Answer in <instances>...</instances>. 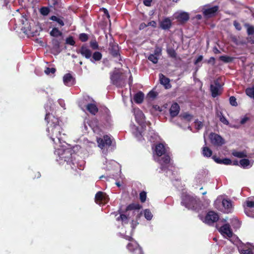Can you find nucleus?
Returning <instances> with one entry per match:
<instances>
[{"instance_id":"obj_1","label":"nucleus","mask_w":254,"mask_h":254,"mask_svg":"<svg viewBox=\"0 0 254 254\" xmlns=\"http://www.w3.org/2000/svg\"><path fill=\"white\" fill-rule=\"evenodd\" d=\"M45 120L48 122V135L53 141L55 142V139H57L59 142H61L63 129L59 119L53 115L48 113L46 114Z\"/></svg>"},{"instance_id":"obj_2","label":"nucleus","mask_w":254,"mask_h":254,"mask_svg":"<svg viewBox=\"0 0 254 254\" xmlns=\"http://www.w3.org/2000/svg\"><path fill=\"white\" fill-rule=\"evenodd\" d=\"M155 152L157 156H161L164 155V157L159 160V163L161 166V169L163 170L166 167H168L170 165V157L167 153L166 149L164 145L162 143H159L156 146Z\"/></svg>"},{"instance_id":"obj_3","label":"nucleus","mask_w":254,"mask_h":254,"mask_svg":"<svg viewBox=\"0 0 254 254\" xmlns=\"http://www.w3.org/2000/svg\"><path fill=\"white\" fill-rule=\"evenodd\" d=\"M182 203L188 209L197 210L200 205V201L193 197L186 195L183 198Z\"/></svg>"},{"instance_id":"obj_4","label":"nucleus","mask_w":254,"mask_h":254,"mask_svg":"<svg viewBox=\"0 0 254 254\" xmlns=\"http://www.w3.org/2000/svg\"><path fill=\"white\" fill-rule=\"evenodd\" d=\"M244 210L247 216L254 218V197H249L246 200Z\"/></svg>"},{"instance_id":"obj_5","label":"nucleus","mask_w":254,"mask_h":254,"mask_svg":"<svg viewBox=\"0 0 254 254\" xmlns=\"http://www.w3.org/2000/svg\"><path fill=\"white\" fill-rule=\"evenodd\" d=\"M209 137L211 143L215 146H221L225 143L224 139L216 133H211Z\"/></svg>"},{"instance_id":"obj_6","label":"nucleus","mask_w":254,"mask_h":254,"mask_svg":"<svg viewBox=\"0 0 254 254\" xmlns=\"http://www.w3.org/2000/svg\"><path fill=\"white\" fill-rule=\"evenodd\" d=\"M210 90L212 96L214 98L220 95L222 93L221 85L219 83V81L216 80L214 81V84L210 86Z\"/></svg>"},{"instance_id":"obj_7","label":"nucleus","mask_w":254,"mask_h":254,"mask_svg":"<svg viewBox=\"0 0 254 254\" xmlns=\"http://www.w3.org/2000/svg\"><path fill=\"white\" fill-rule=\"evenodd\" d=\"M108 200L109 198L106 194L102 191L98 192L95 195V202L99 205L106 203Z\"/></svg>"},{"instance_id":"obj_8","label":"nucleus","mask_w":254,"mask_h":254,"mask_svg":"<svg viewBox=\"0 0 254 254\" xmlns=\"http://www.w3.org/2000/svg\"><path fill=\"white\" fill-rule=\"evenodd\" d=\"M97 141L98 146L101 149L110 146L112 143L111 138L108 135L104 136L103 138H98Z\"/></svg>"},{"instance_id":"obj_9","label":"nucleus","mask_w":254,"mask_h":254,"mask_svg":"<svg viewBox=\"0 0 254 254\" xmlns=\"http://www.w3.org/2000/svg\"><path fill=\"white\" fill-rule=\"evenodd\" d=\"M238 250L241 254H254V247L249 245H240L238 247Z\"/></svg>"},{"instance_id":"obj_10","label":"nucleus","mask_w":254,"mask_h":254,"mask_svg":"<svg viewBox=\"0 0 254 254\" xmlns=\"http://www.w3.org/2000/svg\"><path fill=\"white\" fill-rule=\"evenodd\" d=\"M219 232L225 238H231L233 235V232L231 229L230 226L228 224H226L222 226L219 229Z\"/></svg>"},{"instance_id":"obj_11","label":"nucleus","mask_w":254,"mask_h":254,"mask_svg":"<svg viewBox=\"0 0 254 254\" xmlns=\"http://www.w3.org/2000/svg\"><path fill=\"white\" fill-rule=\"evenodd\" d=\"M219 216L218 214L213 211L209 212L206 215L205 219L206 223L211 224L217 221L218 220Z\"/></svg>"},{"instance_id":"obj_12","label":"nucleus","mask_w":254,"mask_h":254,"mask_svg":"<svg viewBox=\"0 0 254 254\" xmlns=\"http://www.w3.org/2000/svg\"><path fill=\"white\" fill-rule=\"evenodd\" d=\"M127 248L129 251L134 253L135 254H141L142 253L141 248L135 242L132 241L129 243L127 246Z\"/></svg>"},{"instance_id":"obj_13","label":"nucleus","mask_w":254,"mask_h":254,"mask_svg":"<svg viewBox=\"0 0 254 254\" xmlns=\"http://www.w3.org/2000/svg\"><path fill=\"white\" fill-rule=\"evenodd\" d=\"M81 55L86 59H89L92 56V52L86 46H82L79 50Z\"/></svg>"},{"instance_id":"obj_14","label":"nucleus","mask_w":254,"mask_h":254,"mask_svg":"<svg viewBox=\"0 0 254 254\" xmlns=\"http://www.w3.org/2000/svg\"><path fill=\"white\" fill-rule=\"evenodd\" d=\"M134 114L136 121L138 123H141L144 121V115L142 112L138 109H134Z\"/></svg>"},{"instance_id":"obj_15","label":"nucleus","mask_w":254,"mask_h":254,"mask_svg":"<svg viewBox=\"0 0 254 254\" xmlns=\"http://www.w3.org/2000/svg\"><path fill=\"white\" fill-rule=\"evenodd\" d=\"M176 17L181 22H185L189 19V15L188 13L182 12L176 14Z\"/></svg>"},{"instance_id":"obj_16","label":"nucleus","mask_w":254,"mask_h":254,"mask_svg":"<svg viewBox=\"0 0 254 254\" xmlns=\"http://www.w3.org/2000/svg\"><path fill=\"white\" fill-rule=\"evenodd\" d=\"M218 7L215 6L210 8L205 9L204 11V14L207 17H211L218 10Z\"/></svg>"},{"instance_id":"obj_17","label":"nucleus","mask_w":254,"mask_h":254,"mask_svg":"<svg viewBox=\"0 0 254 254\" xmlns=\"http://www.w3.org/2000/svg\"><path fill=\"white\" fill-rule=\"evenodd\" d=\"M180 111V107L177 103L172 104L170 109V113L172 117H175L178 115Z\"/></svg>"},{"instance_id":"obj_18","label":"nucleus","mask_w":254,"mask_h":254,"mask_svg":"<svg viewBox=\"0 0 254 254\" xmlns=\"http://www.w3.org/2000/svg\"><path fill=\"white\" fill-rule=\"evenodd\" d=\"M63 81L66 85L71 86L73 83V79L70 74L67 73L64 75Z\"/></svg>"},{"instance_id":"obj_19","label":"nucleus","mask_w":254,"mask_h":254,"mask_svg":"<svg viewBox=\"0 0 254 254\" xmlns=\"http://www.w3.org/2000/svg\"><path fill=\"white\" fill-rule=\"evenodd\" d=\"M222 205L224 208V212L226 213H229L231 211L232 208V203L230 200L227 199H223L222 202Z\"/></svg>"},{"instance_id":"obj_20","label":"nucleus","mask_w":254,"mask_h":254,"mask_svg":"<svg viewBox=\"0 0 254 254\" xmlns=\"http://www.w3.org/2000/svg\"><path fill=\"white\" fill-rule=\"evenodd\" d=\"M171 26V21L168 18L164 19L160 24L161 27L164 30L168 29Z\"/></svg>"},{"instance_id":"obj_21","label":"nucleus","mask_w":254,"mask_h":254,"mask_svg":"<svg viewBox=\"0 0 254 254\" xmlns=\"http://www.w3.org/2000/svg\"><path fill=\"white\" fill-rule=\"evenodd\" d=\"M159 78L160 83L165 85L166 88H167L168 87H170L169 84L170 80L169 78L165 77L163 74H159Z\"/></svg>"},{"instance_id":"obj_22","label":"nucleus","mask_w":254,"mask_h":254,"mask_svg":"<svg viewBox=\"0 0 254 254\" xmlns=\"http://www.w3.org/2000/svg\"><path fill=\"white\" fill-rule=\"evenodd\" d=\"M87 110L92 114L95 115L98 109L97 106L94 104H89L86 107Z\"/></svg>"},{"instance_id":"obj_23","label":"nucleus","mask_w":254,"mask_h":254,"mask_svg":"<svg viewBox=\"0 0 254 254\" xmlns=\"http://www.w3.org/2000/svg\"><path fill=\"white\" fill-rule=\"evenodd\" d=\"M213 159L214 161L219 164H224L225 165H229L231 164L232 163V161L230 159L228 158H224L223 159H221L218 158H216V157L214 156Z\"/></svg>"},{"instance_id":"obj_24","label":"nucleus","mask_w":254,"mask_h":254,"mask_svg":"<svg viewBox=\"0 0 254 254\" xmlns=\"http://www.w3.org/2000/svg\"><path fill=\"white\" fill-rule=\"evenodd\" d=\"M144 99V94L141 92H139L136 93L134 96V101L138 104L141 103L142 102Z\"/></svg>"},{"instance_id":"obj_25","label":"nucleus","mask_w":254,"mask_h":254,"mask_svg":"<svg viewBox=\"0 0 254 254\" xmlns=\"http://www.w3.org/2000/svg\"><path fill=\"white\" fill-rule=\"evenodd\" d=\"M212 152L208 147L205 146L202 148V154L204 156L209 157L212 155Z\"/></svg>"},{"instance_id":"obj_26","label":"nucleus","mask_w":254,"mask_h":254,"mask_svg":"<svg viewBox=\"0 0 254 254\" xmlns=\"http://www.w3.org/2000/svg\"><path fill=\"white\" fill-rule=\"evenodd\" d=\"M50 19L56 21L61 26H63L64 25V22L63 20V18L58 17L56 16H52Z\"/></svg>"},{"instance_id":"obj_27","label":"nucleus","mask_w":254,"mask_h":254,"mask_svg":"<svg viewBox=\"0 0 254 254\" xmlns=\"http://www.w3.org/2000/svg\"><path fill=\"white\" fill-rule=\"evenodd\" d=\"M23 24L25 25V26L23 27H22L21 30L22 31V32L24 33H25L26 34H28L29 33V31H30V26L28 25V21L26 19H25V22L23 23Z\"/></svg>"},{"instance_id":"obj_28","label":"nucleus","mask_w":254,"mask_h":254,"mask_svg":"<svg viewBox=\"0 0 254 254\" xmlns=\"http://www.w3.org/2000/svg\"><path fill=\"white\" fill-rule=\"evenodd\" d=\"M50 35L53 37H59L62 35V33L57 28H54L50 32Z\"/></svg>"},{"instance_id":"obj_29","label":"nucleus","mask_w":254,"mask_h":254,"mask_svg":"<svg viewBox=\"0 0 254 254\" xmlns=\"http://www.w3.org/2000/svg\"><path fill=\"white\" fill-rule=\"evenodd\" d=\"M246 93L248 96L254 99V85L252 87L247 88Z\"/></svg>"},{"instance_id":"obj_30","label":"nucleus","mask_w":254,"mask_h":254,"mask_svg":"<svg viewBox=\"0 0 254 254\" xmlns=\"http://www.w3.org/2000/svg\"><path fill=\"white\" fill-rule=\"evenodd\" d=\"M167 52L168 55L173 58H175L177 56V54L175 51L172 48H169L167 50Z\"/></svg>"},{"instance_id":"obj_31","label":"nucleus","mask_w":254,"mask_h":254,"mask_svg":"<svg viewBox=\"0 0 254 254\" xmlns=\"http://www.w3.org/2000/svg\"><path fill=\"white\" fill-rule=\"evenodd\" d=\"M158 58L159 57L154 54H151L148 56V59L152 62L153 64H156L158 62Z\"/></svg>"},{"instance_id":"obj_32","label":"nucleus","mask_w":254,"mask_h":254,"mask_svg":"<svg viewBox=\"0 0 254 254\" xmlns=\"http://www.w3.org/2000/svg\"><path fill=\"white\" fill-rule=\"evenodd\" d=\"M232 154L238 158H243L247 156L246 153L244 152L234 151L232 153Z\"/></svg>"},{"instance_id":"obj_33","label":"nucleus","mask_w":254,"mask_h":254,"mask_svg":"<svg viewBox=\"0 0 254 254\" xmlns=\"http://www.w3.org/2000/svg\"><path fill=\"white\" fill-rule=\"evenodd\" d=\"M240 164L242 167L245 168L250 165V161L247 159H243L240 161Z\"/></svg>"},{"instance_id":"obj_34","label":"nucleus","mask_w":254,"mask_h":254,"mask_svg":"<svg viewBox=\"0 0 254 254\" xmlns=\"http://www.w3.org/2000/svg\"><path fill=\"white\" fill-rule=\"evenodd\" d=\"M144 214L145 218L148 220H151L153 216L151 212L148 209H145L144 211Z\"/></svg>"},{"instance_id":"obj_35","label":"nucleus","mask_w":254,"mask_h":254,"mask_svg":"<svg viewBox=\"0 0 254 254\" xmlns=\"http://www.w3.org/2000/svg\"><path fill=\"white\" fill-rule=\"evenodd\" d=\"M102 54L99 52H95L93 55V59L94 61H98L101 59Z\"/></svg>"},{"instance_id":"obj_36","label":"nucleus","mask_w":254,"mask_h":254,"mask_svg":"<svg viewBox=\"0 0 254 254\" xmlns=\"http://www.w3.org/2000/svg\"><path fill=\"white\" fill-rule=\"evenodd\" d=\"M119 76L118 73H114L111 76V80L113 81V82L114 84H116L117 86H119L120 84L118 83V81L117 80V77Z\"/></svg>"},{"instance_id":"obj_37","label":"nucleus","mask_w":254,"mask_h":254,"mask_svg":"<svg viewBox=\"0 0 254 254\" xmlns=\"http://www.w3.org/2000/svg\"><path fill=\"white\" fill-rule=\"evenodd\" d=\"M139 198L141 202H144L146 199V192L144 191H141L139 194Z\"/></svg>"},{"instance_id":"obj_38","label":"nucleus","mask_w":254,"mask_h":254,"mask_svg":"<svg viewBox=\"0 0 254 254\" xmlns=\"http://www.w3.org/2000/svg\"><path fill=\"white\" fill-rule=\"evenodd\" d=\"M40 13L43 15H47L50 12V9L46 7H43L40 9Z\"/></svg>"},{"instance_id":"obj_39","label":"nucleus","mask_w":254,"mask_h":254,"mask_svg":"<svg viewBox=\"0 0 254 254\" xmlns=\"http://www.w3.org/2000/svg\"><path fill=\"white\" fill-rule=\"evenodd\" d=\"M90 47L93 50H96L98 49V44L95 40H93L90 42Z\"/></svg>"},{"instance_id":"obj_40","label":"nucleus","mask_w":254,"mask_h":254,"mask_svg":"<svg viewBox=\"0 0 254 254\" xmlns=\"http://www.w3.org/2000/svg\"><path fill=\"white\" fill-rule=\"evenodd\" d=\"M88 39V35L85 33H81L79 35V39L82 42H85Z\"/></svg>"},{"instance_id":"obj_41","label":"nucleus","mask_w":254,"mask_h":254,"mask_svg":"<svg viewBox=\"0 0 254 254\" xmlns=\"http://www.w3.org/2000/svg\"><path fill=\"white\" fill-rule=\"evenodd\" d=\"M118 221H122L123 222L127 223V217L124 214H121L119 217L117 218Z\"/></svg>"},{"instance_id":"obj_42","label":"nucleus","mask_w":254,"mask_h":254,"mask_svg":"<svg viewBox=\"0 0 254 254\" xmlns=\"http://www.w3.org/2000/svg\"><path fill=\"white\" fill-rule=\"evenodd\" d=\"M161 53H162L161 48H160L158 47H156L155 49V51H154V53L153 54L155 55V56H157L158 57H159L161 55Z\"/></svg>"},{"instance_id":"obj_43","label":"nucleus","mask_w":254,"mask_h":254,"mask_svg":"<svg viewBox=\"0 0 254 254\" xmlns=\"http://www.w3.org/2000/svg\"><path fill=\"white\" fill-rule=\"evenodd\" d=\"M230 103L231 105L233 106H237V103L236 101V99L234 96H231L230 97L229 99Z\"/></svg>"},{"instance_id":"obj_44","label":"nucleus","mask_w":254,"mask_h":254,"mask_svg":"<svg viewBox=\"0 0 254 254\" xmlns=\"http://www.w3.org/2000/svg\"><path fill=\"white\" fill-rule=\"evenodd\" d=\"M56 71V69L55 68H49L47 67L45 70V72L47 74H49L50 73H54Z\"/></svg>"},{"instance_id":"obj_45","label":"nucleus","mask_w":254,"mask_h":254,"mask_svg":"<svg viewBox=\"0 0 254 254\" xmlns=\"http://www.w3.org/2000/svg\"><path fill=\"white\" fill-rule=\"evenodd\" d=\"M220 59L224 62H229L231 61V58L226 56H222L220 57Z\"/></svg>"},{"instance_id":"obj_46","label":"nucleus","mask_w":254,"mask_h":254,"mask_svg":"<svg viewBox=\"0 0 254 254\" xmlns=\"http://www.w3.org/2000/svg\"><path fill=\"white\" fill-rule=\"evenodd\" d=\"M138 208V205L135 204H129L127 207V210H133V209H136Z\"/></svg>"},{"instance_id":"obj_47","label":"nucleus","mask_w":254,"mask_h":254,"mask_svg":"<svg viewBox=\"0 0 254 254\" xmlns=\"http://www.w3.org/2000/svg\"><path fill=\"white\" fill-rule=\"evenodd\" d=\"M247 33L249 35H253L254 34V28L253 26H249L247 29Z\"/></svg>"},{"instance_id":"obj_48","label":"nucleus","mask_w":254,"mask_h":254,"mask_svg":"<svg viewBox=\"0 0 254 254\" xmlns=\"http://www.w3.org/2000/svg\"><path fill=\"white\" fill-rule=\"evenodd\" d=\"M203 127V124L199 121H196L195 122V127L196 129H199Z\"/></svg>"},{"instance_id":"obj_49","label":"nucleus","mask_w":254,"mask_h":254,"mask_svg":"<svg viewBox=\"0 0 254 254\" xmlns=\"http://www.w3.org/2000/svg\"><path fill=\"white\" fill-rule=\"evenodd\" d=\"M220 120L222 123H223L225 125H228L229 124V122L228 121V120L223 116H220Z\"/></svg>"},{"instance_id":"obj_50","label":"nucleus","mask_w":254,"mask_h":254,"mask_svg":"<svg viewBox=\"0 0 254 254\" xmlns=\"http://www.w3.org/2000/svg\"><path fill=\"white\" fill-rule=\"evenodd\" d=\"M234 25L236 29H237L238 30H240L241 29V24L236 21H235L234 22Z\"/></svg>"},{"instance_id":"obj_51","label":"nucleus","mask_w":254,"mask_h":254,"mask_svg":"<svg viewBox=\"0 0 254 254\" xmlns=\"http://www.w3.org/2000/svg\"><path fill=\"white\" fill-rule=\"evenodd\" d=\"M66 43L71 45H73L75 43L74 40H73V39L71 37L67 38Z\"/></svg>"},{"instance_id":"obj_52","label":"nucleus","mask_w":254,"mask_h":254,"mask_svg":"<svg viewBox=\"0 0 254 254\" xmlns=\"http://www.w3.org/2000/svg\"><path fill=\"white\" fill-rule=\"evenodd\" d=\"M147 25V26H150L153 27H156L157 26V23L154 21H151L148 22Z\"/></svg>"},{"instance_id":"obj_53","label":"nucleus","mask_w":254,"mask_h":254,"mask_svg":"<svg viewBox=\"0 0 254 254\" xmlns=\"http://www.w3.org/2000/svg\"><path fill=\"white\" fill-rule=\"evenodd\" d=\"M152 0H143V3L147 6L151 5Z\"/></svg>"},{"instance_id":"obj_54","label":"nucleus","mask_w":254,"mask_h":254,"mask_svg":"<svg viewBox=\"0 0 254 254\" xmlns=\"http://www.w3.org/2000/svg\"><path fill=\"white\" fill-rule=\"evenodd\" d=\"M249 120V118L247 117H245L241 120L240 123L242 125L245 124Z\"/></svg>"},{"instance_id":"obj_55","label":"nucleus","mask_w":254,"mask_h":254,"mask_svg":"<svg viewBox=\"0 0 254 254\" xmlns=\"http://www.w3.org/2000/svg\"><path fill=\"white\" fill-rule=\"evenodd\" d=\"M183 117H184L185 119H187V120H188L190 121V120L192 119V116H191V115H190V114H188L186 113V114H185L183 115Z\"/></svg>"},{"instance_id":"obj_56","label":"nucleus","mask_w":254,"mask_h":254,"mask_svg":"<svg viewBox=\"0 0 254 254\" xmlns=\"http://www.w3.org/2000/svg\"><path fill=\"white\" fill-rule=\"evenodd\" d=\"M203 59L202 56H199L194 62L195 64H197L198 63L200 62Z\"/></svg>"},{"instance_id":"obj_57","label":"nucleus","mask_w":254,"mask_h":254,"mask_svg":"<svg viewBox=\"0 0 254 254\" xmlns=\"http://www.w3.org/2000/svg\"><path fill=\"white\" fill-rule=\"evenodd\" d=\"M248 42L251 43L252 44L254 43V36L253 35H251L250 37H249L248 38Z\"/></svg>"},{"instance_id":"obj_58","label":"nucleus","mask_w":254,"mask_h":254,"mask_svg":"<svg viewBox=\"0 0 254 254\" xmlns=\"http://www.w3.org/2000/svg\"><path fill=\"white\" fill-rule=\"evenodd\" d=\"M208 63L212 64L213 65L215 64V59L213 57H211L208 61Z\"/></svg>"},{"instance_id":"obj_59","label":"nucleus","mask_w":254,"mask_h":254,"mask_svg":"<svg viewBox=\"0 0 254 254\" xmlns=\"http://www.w3.org/2000/svg\"><path fill=\"white\" fill-rule=\"evenodd\" d=\"M114 52H113V54L114 55H118V47L117 46H114Z\"/></svg>"},{"instance_id":"obj_60","label":"nucleus","mask_w":254,"mask_h":254,"mask_svg":"<svg viewBox=\"0 0 254 254\" xmlns=\"http://www.w3.org/2000/svg\"><path fill=\"white\" fill-rule=\"evenodd\" d=\"M148 95L152 98H154L156 96V94L153 91H151L149 93Z\"/></svg>"},{"instance_id":"obj_61","label":"nucleus","mask_w":254,"mask_h":254,"mask_svg":"<svg viewBox=\"0 0 254 254\" xmlns=\"http://www.w3.org/2000/svg\"><path fill=\"white\" fill-rule=\"evenodd\" d=\"M51 2L53 5H55L58 3V0H51Z\"/></svg>"},{"instance_id":"obj_62","label":"nucleus","mask_w":254,"mask_h":254,"mask_svg":"<svg viewBox=\"0 0 254 254\" xmlns=\"http://www.w3.org/2000/svg\"><path fill=\"white\" fill-rule=\"evenodd\" d=\"M104 12L107 15L108 17H110V15H109V13L108 12V11L106 9H104Z\"/></svg>"},{"instance_id":"obj_63","label":"nucleus","mask_w":254,"mask_h":254,"mask_svg":"<svg viewBox=\"0 0 254 254\" xmlns=\"http://www.w3.org/2000/svg\"><path fill=\"white\" fill-rule=\"evenodd\" d=\"M146 26H147V25H146V24H144V23H143V24H141L140 25V28H144V27H146Z\"/></svg>"},{"instance_id":"obj_64","label":"nucleus","mask_w":254,"mask_h":254,"mask_svg":"<svg viewBox=\"0 0 254 254\" xmlns=\"http://www.w3.org/2000/svg\"><path fill=\"white\" fill-rule=\"evenodd\" d=\"M205 194H206V191H204V192H202L203 195H204Z\"/></svg>"}]
</instances>
